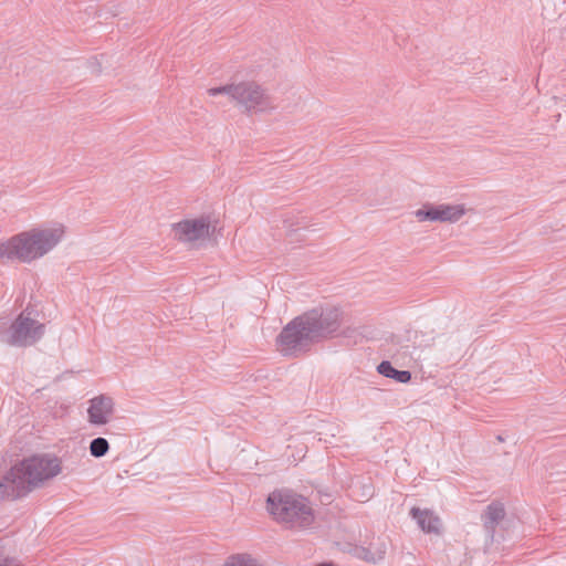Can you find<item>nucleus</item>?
<instances>
[{
    "instance_id": "20e7f679",
    "label": "nucleus",
    "mask_w": 566,
    "mask_h": 566,
    "mask_svg": "<svg viewBox=\"0 0 566 566\" xmlns=\"http://www.w3.org/2000/svg\"><path fill=\"white\" fill-rule=\"evenodd\" d=\"M266 507L274 520L290 530H306L314 522V512L306 497L287 490L272 492Z\"/></svg>"
},
{
    "instance_id": "7ed1b4c3",
    "label": "nucleus",
    "mask_w": 566,
    "mask_h": 566,
    "mask_svg": "<svg viewBox=\"0 0 566 566\" xmlns=\"http://www.w3.org/2000/svg\"><path fill=\"white\" fill-rule=\"evenodd\" d=\"M61 472L57 458L32 457L11 468L0 481V496L15 500Z\"/></svg>"
},
{
    "instance_id": "4468645a",
    "label": "nucleus",
    "mask_w": 566,
    "mask_h": 566,
    "mask_svg": "<svg viewBox=\"0 0 566 566\" xmlns=\"http://www.w3.org/2000/svg\"><path fill=\"white\" fill-rule=\"evenodd\" d=\"M109 451V443L105 438L98 437L90 442V453L94 458H102Z\"/></svg>"
},
{
    "instance_id": "f3484780",
    "label": "nucleus",
    "mask_w": 566,
    "mask_h": 566,
    "mask_svg": "<svg viewBox=\"0 0 566 566\" xmlns=\"http://www.w3.org/2000/svg\"><path fill=\"white\" fill-rule=\"evenodd\" d=\"M364 495H367V496H371L373 495V486L371 485L365 486Z\"/></svg>"
},
{
    "instance_id": "9d476101",
    "label": "nucleus",
    "mask_w": 566,
    "mask_h": 566,
    "mask_svg": "<svg viewBox=\"0 0 566 566\" xmlns=\"http://www.w3.org/2000/svg\"><path fill=\"white\" fill-rule=\"evenodd\" d=\"M505 515V507L499 501H494L486 506L481 516L486 535V542H494L496 527L504 520Z\"/></svg>"
},
{
    "instance_id": "6e6552de",
    "label": "nucleus",
    "mask_w": 566,
    "mask_h": 566,
    "mask_svg": "<svg viewBox=\"0 0 566 566\" xmlns=\"http://www.w3.org/2000/svg\"><path fill=\"white\" fill-rule=\"evenodd\" d=\"M176 240L182 243H193L210 237L208 218L185 219L171 226Z\"/></svg>"
},
{
    "instance_id": "f8f14e48",
    "label": "nucleus",
    "mask_w": 566,
    "mask_h": 566,
    "mask_svg": "<svg viewBox=\"0 0 566 566\" xmlns=\"http://www.w3.org/2000/svg\"><path fill=\"white\" fill-rule=\"evenodd\" d=\"M410 513L423 532L436 535L441 534V520L438 515L433 514V512L412 507Z\"/></svg>"
},
{
    "instance_id": "423d86ee",
    "label": "nucleus",
    "mask_w": 566,
    "mask_h": 566,
    "mask_svg": "<svg viewBox=\"0 0 566 566\" xmlns=\"http://www.w3.org/2000/svg\"><path fill=\"white\" fill-rule=\"evenodd\" d=\"M25 308L11 323L1 340L14 347H30L36 344L45 333V325L31 316Z\"/></svg>"
},
{
    "instance_id": "2eb2a0df",
    "label": "nucleus",
    "mask_w": 566,
    "mask_h": 566,
    "mask_svg": "<svg viewBox=\"0 0 566 566\" xmlns=\"http://www.w3.org/2000/svg\"><path fill=\"white\" fill-rule=\"evenodd\" d=\"M224 566H263L249 554L232 555L228 558Z\"/></svg>"
},
{
    "instance_id": "9b49d317",
    "label": "nucleus",
    "mask_w": 566,
    "mask_h": 566,
    "mask_svg": "<svg viewBox=\"0 0 566 566\" xmlns=\"http://www.w3.org/2000/svg\"><path fill=\"white\" fill-rule=\"evenodd\" d=\"M386 552V542L377 539L376 542H371L367 547L356 546L353 549V555L367 563L377 564L385 558Z\"/></svg>"
},
{
    "instance_id": "0eeeda50",
    "label": "nucleus",
    "mask_w": 566,
    "mask_h": 566,
    "mask_svg": "<svg viewBox=\"0 0 566 566\" xmlns=\"http://www.w3.org/2000/svg\"><path fill=\"white\" fill-rule=\"evenodd\" d=\"M467 213V208L462 203L450 205H432L424 203L420 209L413 212L419 222H458Z\"/></svg>"
},
{
    "instance_id": "ddd939ff",
    "label": "nucleus",
    "mask_w": 566,
    "mask_h": 566,
    "mask_svg": "<svg viewBox=\"0 0 566 566\" xmlns=\"http://www.w3.org/2000/svg\"><path fill=\"white\" fill-rule=\"evenodd\" d=\"M377 371L387 377L395 379L398 382L407 384L411 380V373L409 370H398L392 367L391 363L388 360L381 361L377 366Z\"/></svg>"
},
{
    "instance_id": "39448f33",
    "label": "nucleus",
    "mask_w": 566,
    "mask_h": 566,
    "mask_svg": "<svg viewBox=\"0 0 566 566\" xmlns=\"http://www.w3.org/2000/svg\"><path fill=\"white\" fill-rule=\"evenodd\" d=\"M210 96L226 94L231 102L244 114H264L275 109L272 96L268 90L255 81H241L228 85L211 87Z\"/></svg>"
},
{
    "instance_id": "dca6fc26",
    "label": "nucleus",
    "mask_w": 566,
    "mask_h": 566,
    "mask_svg": "<svg viewBox=\"0 0 566 566\" xmlns=\"http://www.w3.org/2000/svg\"><path fill=\"white\" fill-rule=\"evenodd\" d=\"M0 566H21L18 560L13 557L8 556L3 552V547L0 545Z\"/></svg>"
},
{
    "instance_id": "1a4fd4ad",
    "label": "nucleus",
    "mask_w": 566,
    "mask_h": 566,
    "mask_svg": "<svg viewBox=\"0 0 566 566\" xmlns=\"http://www.w3.org/2000/svg\"><path fill=\"white\" fill-rule=\"evenodd\" d=\"M87 419L91 424L104 426L109 422L115 411L114 399L107 395H98L88 401Z\"/></svg>"
},
{
    "instance_id": "f257e3e1",
    "label": "nucleus",
    "mask_w": 566,
    "mask_h": 566,
    "mask_svg": "<svg viewBox=\"0 0 566 566\" xmlns=\"http://www.w3.org/2000/svg\"><path fill=\"white\" fill-rule=\"evenodd\" d=\"M342 312L337 307L313 308L292 319L277 336L284 355L304 352L312 343L327 338L340 327Z\"/></svg>"
},
{
    "instance_id": "f03ea898",
    "label": "nucleus",
    "mask_w": 566,
    "mask_h": 566,
    "mask_svg": "<svg viewBox=\"0 0 566 566\" xmlns=\"http://www.w3.org/2000/svg\"><path fill=\"white\" fill-rule=\"evenodd\" d=\"M64 235V227L33 228L0 243V263H31L53 250Z\"/></svg>"
}]
</instances>
